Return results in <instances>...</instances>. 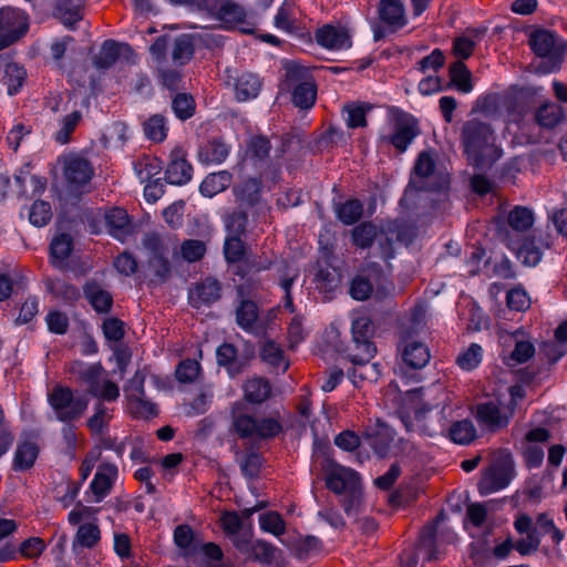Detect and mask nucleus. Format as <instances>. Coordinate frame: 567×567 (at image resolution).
Here are the masks:
<instances>
[{
  "instance_id": "obj_1",
  "label": "nucleus",
  "mask_w": 567,
  "mask_h": 567,
  "mask_svg": "<svg viewBox=\"0 0 567 567\" xmlns=\"http://www.w3.org/2000/svg\"><path fill=\"white\" fill-rule=\"evenodd\" d=\"M386 395L395 403L396 413L408 432L430 437L446 426L450 411L460 408V402L453 401L454 395L441 385L401 392L392 382Z\"/></svg>"
},
{
  "instance_id": "obj_2",
  "label": "nucleus",
  "mask_w": 567,
  "mask_h": 567,
  "mask_svg": "<svg viewBox=\"0 0 567 567\" xmlns=\"http://www.w3.org/2000/svg\"><path fill=\"white\" fill-rule=\"evenodd\" d=\"M460 141L464 157L475 171H487L496 163V135L491 123L477 117L465 121Z\"/></svg>"
},
{
  "instance_id": "obj_3",
  "label": "nucleus",
  "mask_w": 567,
  "mask_h": 567,
  "mask_svg": "<svg viewBox=\"0 0 567 567\" xmlns=\"http://www.w3.org/2000/svg\"><path fill=\"white\" fill-rule=\"evenodd\" d=\"M281 90L291 93L292 104L300 110H310L317 100V84L308 68L293 60H286Z\"/></svg>"
},
{
  "instance_id": "obj_4",
  "label": "nucleus",
  "mask_w": 567,
  "mask_h": 567,
  "mask_svg": "<svg viewBox=\"0 0 567 567\" xmlns=\"http://www.w3.org/2000/svg\"><path fill=\"white\" fill-rule=\"evenodd\" d=\"M427 330V305L417 302L410 310L409 323L401 326L398 331V354H431L424 342Z\"/></svg>"
},
{
  "instance_id": "obj_5",
  "label": "nucleus",
  "mask_w": 567,
  "mask_h": 567,
  "mask_svg": "<svg viewBox=\"0 0 567 567\" xmlns=\"http://www.w3.org/2000/svg\"><path fill=\"white\" fill-rule=\"evenodd\" d=\"M326 485L336 494H347L342 502V506L347 515H352L358 512L361 484L359 474L347 466L331 462L326 468Z\"/></svg>"
},
{
  "instance_id": "obj_6",
  "label": "nucleus",
  "mask_w": 567,
  "mask_h": 567,
  "mask_svg": "<svg viewBox=\"0 0 567 567\" xmlns=\"http://www.w3.org/2000/svg\"><path fill=\"white\" fill-rule=\"evenodd\" d=\"M193 10L225 23L227 29L240 25V32L254 33V24L246 21V10L233 0H195Z\"/></svg>"
},
{
  "instance_id": "obj_7",
  "label": "nucleus",
  "mask_w": 567,
  "mask_h": 567,
  "mask_svg": "<svg viewBox=\"0 0 567 567\" xmlns=\"http://www.w3.org/2000/svg\"><path fill=\"white\" fill-rule=\"evenodd\" d=\"M487 515V508L485 504L472 503L466 509V519L464 522L465 529L474 538L472 543V556L476 563H483L484 559L496 554V538L489 532L488 536L482 535L476 536L474 528L481 527Z\"/></svg>"
},
{
  "instance_id": "obj_8",
  "label": "nucleus",
  "mask_w": 567,
  "mask_h": 567,
  "mask_svg": "<svg viewBox=\"0 0 567 567\" xmlns=\"http://www.w3.org/2000/svg\"><path fill=\"white\" fill-rule=\"evenodd\" d=\"M48 402L56 419L64 423L80 419L89 405V399L85 394L73 392L62 385H55L48 392Z\"/></svg>"
},
{
  "instance_id": "obj_9",
  "label": "nucleus",
  "mask_w": 567,
  "mask_h": 567,
  "mask_svg": "<svg viewBox=\"0 0 567 567\" xmlns=\"http://www.w3.org/2000/svg\"><path fill=\"white\" fill-rule=\"evenodd\" d=\"M71 370L83 379L89 386V392L104 402H114L120 398L118 385L107 379L100 364L87 365L80 360L73 362Z\"/></svg>"
},
{
  "instance_id": "obj_10",
  "label": "nucleus",
  "mask_w": 567,
  "mask_h": 567,
  "mask_svg": "<svg viewBox=\"0 0 567 567\" xmlns=\"http://www.w3.org/2000/svg\"><path fill=\"white\" fill-rule=\"evenodd\" d=\"M498 240L502 241L525 266L535 267L543 258V250L550 247L548 238L534 235L532 238H513L508 230L498 228Z\"/></svg>"
},
{
  "instance_id": "obj_11",
  "label": "nucleus",
  "mask_w": 567,
  "mask_h": 567,
  "mask_svg": "<svg viewBox=\"0 0 567 567\" xmlns=\"http://www.w3.org/2000/svg\"><path fill=\"white\" fill-rule=\"evenodd\" d=\"M94 174V167L86 157L69 154L63 158V177L71 195L81 196L87 193Z\"/></svg>"
},
{
  "instance_id": "obj_12",
  "label": "nucleus",
  "mask_w": 567,
  "mask_h": 567,
  "mask_svg": "<svg viewBox=\"0 0 567 567\" xmlns=\"http://www.w3.org/2000/svg\"><path fill=\"white\" fill-rule=\"evenodd\" d=\"M436 168V162L430 151H422L417 154L411 172L409 184L405 193L411 188L419 193H439L449 187V179L441 178L435 183H427L426 179L431 177Z\"/></svg>"
},
{
  "instance_id": "obj_13",
  "label": "nucleus",
  "mask_w": 567,
  "mask_h": 567,
  "mask_svg": "<svg viewBox=\"0 0 567 567\" xmlns=\"http://www.w3.org/2000/svg\"><path fill=\"white\" fill-rule=\"evenodd\" d=\"M146 369H138L124 386L126 410L136 419H150L157 414L156 405L145 399L144 382Z\"/></svg>"
},
{
  "instance_id": "obj_14",
  "label": "nucleus",
  "mask_w": 567,
  "mask_h": 567,
  "mask_svg": "<svg viewBox=\"0 0 567 567\" xmlns=\"http://www.w3.org/2000/svg\"><path fill=\"white\" fill-rule=\"evenodd\" d=\"M143 247L150 252L147 265L152 269L158 284L166 282L172 277V264L168 259L167 248L159 234L146 233L142 239Z\"/></svg>"
},
{
  "instance_id": "obj_15",
  "label": "nucleus",
  "mask_w": 567,
  "mask_h": 567,
  "mask_svg": "<svg viewBox=\"0 0 567 567\" xmlns=\"http://www.w3.org/2000/svg\"><path fill=\"white\" fill-rule=\"evenodd\" d=\"M28 30L29 18L23 10L13 7L0 9V49L18 41Z\"/></svg>"
},
{
  "instance_id": "obj_16",
  "label": "nucleus",
  "mask_w": 567,
  "mask_h": 567,
  "mask_svg": "<svg viewBox=\"0 0 567 567\" xmlns=\"http://www.w3.org/2000/svg\"><path fill=\"white\" fill-rule=\"evenodd\" d=\"M235 431L246 439H268L281 431V425L275 419L256 420L249 415H234Z\"/></svg>"
},
{
  "instance_id": "obj_17",
  "label": "nucleus",
  "mask_w": 567,
  "mask_h": 567,
  "mask_svg": "<svg viewBox=\"0 0 567 567\" xmlns=\"http://www.w3.org/2000/svg\"><path fill=\"white\" fill-rule=\"evenodd\" d=\"M543 87L513 86L503 97V107L507 111L509 121H517L529 107L533 99L540 94Z\"/></svg>"
},
{
  "instance_id": "obj_18",
  "label": "nucleus",
  "mask_w": 567,
  "mask_h": 567,
  "mask_svg": "<svg viewBox=\"0 0 567 567\" xmlns=\"http://www.w3.org/2000/svg\"><path fill=\"white\" fill-rule=\"evenodd\" d=\"M194 174V167L186 158L182 147H175L169 153V161L164 173V181L167 184L183 186L188 184Z\"/></svg>"
},
{
  "instance_id": "obj_19",
  "label": "nucleus",
  "mask_w": 567,
  "mask_h": 567,
  "mask_svg": "<svg viewBox=\"0 0 567 567\" xmlns=\"http://www.w3.org/2000/svg\"><path fill=\"white\" fill-rule=\"evenodd\" d=\"M221 284L218 279L207 276L188 290L189 305L195 309L212 307L221 298Z\"/></svg>"
},
{
  "instance_id": "obj_20",
  "label": "nucleus",
  "mask_w": 567,
  "mask_h": 567,
  "mask_svg": "<svg viewBox=\"0 0 567 567\" xmlns=\"http://www.w3.org/2000/svg\"><path fill=\"white\" fill-rule=\"evenodd\" d=\"M419 134L420 128L416 118L409 115L406 118H396L393 133L382 136L381 141L391 144L399 153H404Z\"/></svg>"
},
{
  "instance_id": "obj_21",
  "label": "nucleus",
  "mask_w": 567,
  "mask_h": 567,
  "mask_svg": "<svg viewBox=\"0 0 567 567\" xmlns=\"http://www.w3.org/2000/svg\"><path fill=\"white\" fill-rule=\"evenodd\" d=\"M532 50L540 58L565 55L566 43L549 30H536L530 34Z\"/></svg>"
},
{
  "instance_id": "obj_22",
  "label": "nucleus",
  "mask_w": 567,
  "mask_h": 567,
  "mask_svg": "<svg viewBox=\"0 0 567 567\" xmlns=\"http://www.w3.org/2000/svg\"><path fill=\"white\" fill-rule=\"evenodd\" d=\"M133 54L134 50L131 44L107 39L102 43L100 53L93 58V64L97 70H107L114 65L120 58H124L128 61Z\"/></svg>"
},
{
  "instance_id": "obj_23",
  "label": "nucleus",
  "mask_w": 567,
  "mask_h": 567,
  "mask_svg": "<svg viewBox=\"0 0 567 567\" xmlns=\"http://www.w3.org/2000/svg\"><path fill=\"white\" fill-rule=\"evenodd\" d=\"M104 220L109 235L120 243H125L134 233L131 217L122 207H112L106 210Z\"/></svg>"
},
{
  "instance_id": "obj_24",
  "label": "nucleus",
  "mask_w": 567,
  "mask_h": 567,
  "mask_svg": "<svg viewBox=\"0 0 567 567\" xmlns=\"http://www.w3.org/2000/svg\"><path fill=\"white\" fill-rule=\"evenodd\" d=\"M316 42L328 50H348L352 47L349 31L344 27L324 24L316 31Z\"/></svg>"
},
{
  "instance_id": "obj_25",
  "label": "nucleus",
  "mask_w": 567,
  "mask_h": 567,
  "mask_svg": "<svg viewBox=\"0 0 567 567\" xmlns=\"http://www.w3.org/2000/svg\"><path fill=\"white\" fill-rule=\"evenodd\" d=\"M235 547L248 558L264 564H270L276 558L277 548L265 540H252L247 532L243 538L235 540Z\"/></svg>"
},
{
  "instance_id": "obj_26",
  "label": "nucleus",
  "mask_w": 567,
  "mask_h": 567,
  "mask_svg": "<svg viewBox=\"0 0 567 567\" xmlns=\"http://www.w3.org/2000/svg\"><path fill=\"white\" fill-rule=\"evenodd\" d=\"M364 439L369 446L372 447L379 456L383 457L386 455L394 440V431L386 423L375 420L367 426Z\"/></svg>"
},
{
  "instance_id": "obj_27",
  "label": "nucleus",
  "mask_w": 567,
  "mask_h": 567,
  "mask_svg": "<svg viewBox=\"0 0 567 567\" xmlns=\"http://www.w3.org/2000/svg\"><path fill=\"white\" fill-rule=\"evenodd\" d=\"M383 275V269L380 265L373 262L369 265L363 271L353 277L349 287V295L352 299L364 301L370 298L373 292L372 277H380Z\"/></svg>"
},
{
  "instance_id": "obj_28",
  "label": "nucleus",
  "mask_w": 567,
  "mask_h": 567,
  "mask_svg": "<svg viewBox=\"0 0 567 567\" xmlns=\"http://www.w3.org/2000/svg\"><path fill=\"white\" fill-rule=\"evenodd\" d=\"M264 183L261 175L251 176L234 186L233 193L240 205L249 208L260 204L262 198Z\"/></svg>"
},
{
  "instance_id": "obj_29",
  "label": "nucleus",
  "mask_w": 567,
  "mask_h": 567,
  "mask_svg": "<svg viewBox=\"0 0 567 567\" xmlns=\"http://www.w3.org/2000/svg\"><path fill=\"white\" fill-rule=\"evenodd\" d=\"M83 296L96 313H109L113 307V296L95 279L83 285Z\"/></svg>"
},
{
  "instance_id": "obj_30",
  "label": "nucleus",
  "mask_w": 567,
  "mask_h": 567,
  "mask_svg": "<svg viewBox=\"0 0 567 567\" xmlns=\"http://www.w3.org/2000/svg\"><path fill=\"white\" fill-rule=\"evenodd\" d=\"M258 306L250 299L241 300L236 308V322L246 332L264 333L266 328L258 322Z\"/></svg>"
},
{
  "instance_id": "obj_31",
  "label": "nucleus",
  "mask_w": 567,
  "mask_h": 567,
  "mask_svg": "<svg viewBox=\"0 0 567 567\" xmlns=\"http://www.w3.org/2000/svg\"><path fill=\"white\" fill-rule=\"evenodd\" d=\"M86 0H56L54 17L68 29L73 30L75 24L83 19Z\"/></svg>"
},
{
  "instance_id": "obj_32",
  "label": "nucleus",
  "mask_w": 567,
  "mask_h": 567,
  "mask_svg": "<svg viewBox=\"0 0 567 567\" xmlns=\"http://www.w3.org/2000/svg\"><path fill=\"white\" fill-rule=\"evenodd\" d=\"M117 477V467L113 464L100 465L90 488L94 496V502H101L110 492Z\"/></svg>"
},
{
  "instance_id": "obj_33",
  "label": "nucleus",
  "mask_w": 567,
  "mask_h": 567,
  "mask_svg": "<svg viewBox=\"0 0 567 567\" xmlns=\"http://www.w3.org/2000/svg\"><path fill=\"white\" fill-rule=\"evenodd\" d=\"M378 13L382 22L394 29H401L408 23L401 0H380Z\"/></svg>"
},
{
  "instance_id": "obj_34",
  "label": "nucleus",
  "mask_w": 567,
  "mask_h": 567,
  "mask_svg": "<svg viewBox=\"0 0 567 567\" xmlns=\"http://www.w3.org/2000/svg\"><path fill=\"white\" fill-rule=\"evenodd\" d=\"M352 339L359 346L364 347L367 354H375L377 346L372 341L374 334L373 322L368 317H359L352 321L351 326Z\"/></svg>"
},
{
  "instance_id": "obj_35",
  "label": "nucleus",
  "mask_w": 567,
  "mask_h": 567,
  "mask_svg": "<svg viewBox=\"0 0 567 567\" xmlns=\"http://www.w3.org/2000/svg\"><path fill=\"white\" fill-rule=\"evenodd\" d=\"M230 154V146L223 138L215 137L199 146L197 158L205 164H221Z\"/></svg>"
},
{
  "instance_id": "obj_36",
  "label": "nucleus",
  "mask_w": 567,
  "mask_h": 567,
  "mask_svg": "<svg viewBox=\"0 0 567 567\" xmlns=\"http://www.w3.org/2000/svg\"><path fill=\"white\" fill-rule=\"evenodd\" d=\"M0 70H3V83L7 85L8 94L11 96L18 94L27 79L25 69L18 63L0 58Z\"/></svg>"
},
{
  "instance_id": "obj_37",
  "label": "nucleus",
  "mask_w": 567,
  "mask_h": 567,
  "mask_svg": "<svg viewBox=\"0 0 567 567\" xmlns=\"http://www.w3.org/2000/svg\"><path fill=\"white\" fill-rule=\"evenodd\" d=\"M271 143L268 136L256 134L249 137L246 144V154L255 168L267 162L270 157Z\"/></svg>"
},
{
  "instance_id": "obj_38",
  "label": "nucleus",
  "mask_w": 567,
  "mask_h": 567,
  "mask_svg": "<svg viewBox=\"0 0 567 567\" xmlns=\"http://www.w3.org/2000/svg\"><path fill=\"white\" fill-rule=\"evenodd\" d=\"M337 219L344 226L355 225L363 216V203L359 198H348L344 202H333Z\"/></svg>"
},
{
  "instance_id": "obj_39",
  "label": "nucleus",
  "mask_w": 567,
  "mask_h": 567,
  "mask_svg": "<svg viewBox=\"0 0 567 567\" xmlns=\"http://www.w3.org/2000/svg\"><path fill=\"white\" fill-rule=\"evenodd\" d=\"M450 82L446 89H455L460 93L468 94L473 91L472 73L463 61H455L449 68Z\"/></svg>"
},
{
  "instance_id": "obj_40",
  "label": "nucleus",
  "mask_w": 567,
  "mask_h": 567,
  "mask_svg": "<svg viewBox=\"0 0 567 567\" xmlns=\"http://www.w3.org/2000/svg\"><path fill=\"white\" fill-rule=\"evenodd\" d=\"M233 175L228 171L208 174L199 184L198 190L203 197L213 198L226 190L231 184Z\"/></svg>"
},
{
  "instance_id": "obj_41",
  "label": "nucleus",
  "mask_w": 567,
  "mask_h": 567,
  "mask_svg": "<svg viewBox=\"0 0 567 567\" xmlns=\"http://www.w3.org/2000/svg\"><path fill=\"white\" fill-rule=\"evenodd\" d=\"M261 89L258 75L249 72L241 73L235 81V97L238 102H247L256 99Z\"/></svg>"
},
{
  "instance_id": "obj_42",
  "label": "nucleus",
  "mask_w": 567,
  "mask_h": 567,
  "mask_svg": "<svg viewBox=\"0 0 567 567\" xmlns=\"http://www.w3.org/2000/svg\"><path fill=\"white\" fill-rule=\"evenodd\" d=\"M223 224L227 235L246 237L249 226L248 213L241 207H235L223 215Z\"/></svg>"
},
{
  "instance_id": "obj_43",
  "label": "nucleus",
  "mask_w": 567,
  "mask_h": 567,
  "mask_svg": "<svg viewBox=\"0 0 567 567\" xmlns=\"http://www.w3.org/2000/svg\"><path fill=\"white\" fill-rule=\"evenodd\" d=\"M146 140L154 143H163L168 135L169 126L167 117L163 114H153L142 123Z\"/></svg>"
},
{
  "instance_id": "obj_44",
  "label": "nucleus",
  "mask_w": 567,
  "mask_h": 567,
  "mask_svg": "<svg viewBox=\"0 0 567 567\" xmlns=\"http://www.w3.org/2000/svg\"><path fill=\"white\" fill-rule=\"evenodd\" d=\"M39 454L38 444L33 440H20L13 457L16 471H25L33 466Z\"/></svg>"
},
{
  "instance_id": "obj_45",
  "label": "nucleus",
  "mask_w": 567,
  "mask_h": 567,
  "mask_svg": "<svg viewBox=\"0 0 567 567\" xmlns=\"http://www.w3.org/2000/svg\"><path fill=\"white\" fill-rule=\"evenodd\" d=\"M534 221L533 210L524 206H515L507 215V224L514 233L511 234L513 238H519L522 233L532 228Z\"/></svg>"
},
{
  "instance_id": "obj_46",
  "label": "nucleus",
  "mask_w": 567,
  "mask_h": 567,
  "mask_svg": "<svg viewBox=\"0 0 567 567\" xmlns=\"http://www.w3.org/2000/svg\"><path fill=\"white\" fill-rule=\"evenodd\" d=\"M429 363V357H395L393 370L401 379H414Z\"/></svg>"
},
{
  "instance_id": "obj_47",
  "label": "nucleus",
  "mask_w": 567,
  "mask_h": 567,
  "mask_svg": "<svg viewBox=\"0 0 567 567\" xmlns=\"http://www.w3.org/2000/svg\"><path fill=\"white\" fill-rule=\"evenodd\" d=\"M220 525L225 534L235 545V540L243 538L247 532L252 535V527L250 524L246 525L244 520L235 512H225L220 516Z\"/></svg>"
},
{
  "instance_id": "obj_48",
  "label": "nucleus",
  "mask_w": 567,
  "mask_h": 567,
  "mask_svg": "<svg viewBox=\"0 0 567 567\" xmlns=\"http://www.w3.org/2000/svg\"><path fill=\"white\" fill-rule=\"evenodd\" d=\"M195 54L194 38L190 34L183 33L174 39L172 60L175 65H186Z\"/></svg>"
},
{
  "instance_id": "obj_49",
  "label": "nucleus",
  "mask_w": 567,
  "mask_h": 567,
  "mask_svg": "<svg viewBox=\"0 0 567 567\" xmlns=\"http://www.w3.org/2000/svg\"><path fill=\"white\" fill-rule=\"evenodd\" d=\"M402 240V231L396 226H389L388 229L380 228L378 233V243L380 256L383 260H390L395 257L394 244Z\"/></svg>"
},
{
  "instance_id": "obj_50",
  "label": "nucleus",
  "mask_w": 567,
  "mask_h": 567,
  "mask_svg": "<svg viewBox=\"0 0 567 567\" xmlns=\"http://www.w3.org/2000/svg\"><path fill=\"white\" fill-rule=\"evenodd\" d=\"M379 229L372 221H363L351 230V243L360 249H369L378 238Z\"/></svg>"
},
{
  "instance_id": "obj_51",
  "label": "nucleus",
  "mask_w": 567,
  "mask_h": 567,
  "mask_svg": "<svg viewBox=\"0 0 567 567\" xmlns=\"http://www.w3.org/2000/svg\"><path fill=\"white\" fill-rule=\"evenodd\" d=\"M315 282L320 291H323L326 295H332L341 282V275L336 267L327 264L318 268Z\"/></svg>"
},
{
  "instance_id": "obj_52",
  "label": "nucleus",
  "mask_w": 567,
  "mask_h": 567,
  "mask_svg": "<svg viewBox=\"0 0 567 567\" xmlns=\"http://www.w3.org/2000/svg\"><path fill=\"white\" fill-rule=\"evenodd\" d=\"M175 117L182 122L192 118L196 112V102L189 93H176L171 102Z\"/></svg>"
},
{
  "instance_id": "obj_53",
  "label": "nucleus",
  "mask_w": 567,
  "mask_h": 567,
  "mask_svg": "<svg viewBox=\"0 0 567 567\" xmlns=\"http://www.w3.org/2000/svg\"><path fill=\"white\" fill-rule=\"evenodd\" d=\"M82 121V112L75 110L60 120V127L54 133V141L60 145L69 144L72 140V134Z\"/></svg>"
},
{
  "instance_id": "obj_54",
  "label": "nucleus",
  "mask_w": 567,
  "mask_h": 567,
  "mask_svg": "<svg viewBox=\"0 0 567 567\" xmlns=\"http://www.w3.org/2000/svg\"><path fill=\"white\" fill-rule=\"evenodd\" d=\"M449 437L456 444L467 445L476 437V429L472 421L462 420L454 422L447 430Z\"/></svg>"
},
{
  "instance_id": "obj_55",
  "label": "nucleus",
  "mask_w": 567,
  "mask_h": 567,
  "mask_svg": "<svg viewBox=\"0 0 567 567\" xmlns=\"http://www.w3.org/2000/svg\"><path fill=\"white\" fill-rule=\"evenodd\" d=\"M372 104L368 102H353L344 106L347 113V126L349 128L365 127L367 114L372 110Z\"/></svg>"
},
{
  "instance_id": "obj_56",
  "label": "nucleus",
  "mask_w": 567,
  "mask_h": 567,
  "mask_svg": "<svg viewBox=\"0 0 567 567\" xmlns=\"http://www.w3.org/2000/svg\"><path fill=\"white\" fill-rule=\"evenodd\" d=\"M245 398L252 403H261L267 400L271 393L269 382L261 378L248 380L244 385Z\"/></svg>"
},
{
  "instance_id": "obj_57",
  "label": "nucleus",
  "mask_w": 567,
  "mask_h": 567,
  "mask_svg": "<svg viewBox=\"0 0 567 567\" xmlns=\"http://www.w3.org/2000/svg\"><path fill=\"white\" fill-rule=\"evenodd\" d=\"M564 117L563 107L553 102L543 103L537 113L536 121L540 126L544 127H554L560 123Z\"/></svg>"
},
{
  "instance_id": "obj_58",
  "label": "nucleus",
  "mask_w": 567,
  "mask_h": 567,
  "mask_svg": "<svg viewBox=\"0 0 567 567\" xmlns=\"http://www.w3.org/2000/svg\"><path fill=\"white\" fill-rule=\"evenodd\" d=\"M516 476L515 463L512 453L505 449H498V489L508 486Z\"/></svg>"
},
{
  "instance_id": "obj_59",
  "label": "nucleus",
  "mask_w": 567,
  "mask_h": 567,
  "mask_svg": "<svg viewBox=\"0 0 567 567\" xmlns=\"http://www.w3.org/2000/svg\"><path fill=\"white\" fill-rule=\"evenodd\" d=\"M245 237L227 235L224 241V257L229 264L241 261L246 254Z\"/></svg>"
},
{
  "instance_id": "obj_60",
  "label": "nucleus",
  "mask_w": 567,
  "mask_h": 567,
  "mask_svg": "<svg viewBox=\"0 0 567 567\" xmlns=\"http://www.w3.org/2000/svg\"><path fill=\"white\" fill-rule=\"evenodd\" d=\"M52 219V209L49 202L37 199L29 208V221L40 228L47 226Z\"/></svg>"
},
{
  "instance_id": "obj_61",
  "label": "nucleus",
  "mask_w": 567,
  "mask_h": 567,
  "mask_svg": "<svg viewBox=\"0 0 567 567\" xmlns=\"http://www.w3.org/2000/svg\"><path fill=\"white\" fill-rule=\"evenodd\" d=\"M73 250V238L66 233L55 236L50 244V257L52 259L64 261Z\"/></svg>"
},
{
  "instance_id": "obj_62",
  "label": "nucleus",
  "mask_w": 567,
  "mask_h": 567,
  "mask_svg": "<svg viewBox=\"0 0 567 567\" xmlns=\"http://www.w3.org/2000/svg\"><path fill=\"white\" fill-rule=\"evenodd\" d=\"M213 398L214 392L210 388L202 389L189 403L185 404V413L189 416H197L206 413L210 408Z\"/></svg>"
},
{
  "instance_id": "obj_63",
  "label": "nucleus",
  "mask_w": 567,
  "mask_h": 567,
  "mask_svg": "<svg viewBox=\"0 0 567 567\" xmlns=\"http://www.w3.org/2000/svg\"><path fill=\"white\" fill-rule=\"evenodd\" d=\"M259 526L262 532L269 533L276 537H279L286 530V524L282 517L276 512L260 514Z\"/></svg>"
},
{
  "instance_id": "obj_64",
  "label": "nucleus",
  "mask_w": 567,
  "mask_h": 567,
  "mask_svg": "<svg viewBox=\"0 0 567 567\" xmlns=\"http://www.w3.org/2000/svg\"><path fill=\"white\" fill-rule=\"evenodd\" d=\"M200 374V364L196 359L187 358L176 367L175 375L181 383H192Z\"/></svg>"
}]
</instances>
